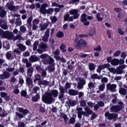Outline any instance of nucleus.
Segmentation results:
<instances>
[{
  "label": "nucleus",
  "instance_id": "bb28decb",
  "mask_svg": "<svg viewBox=\"0 0 127 127\" xmlns=\"http://www.w3.org/2000/svg\"><path fill=\"white\" fill-rule=\"evenodd\" d=\"M48 26V25L47 23L44 24L40 26V30L41 31H43L46 30Z\"/></svg>",
  "mask_w": 127,
  "mask_h": 127
},
{
  "label": "nucleus",
  "instance_id": "6e6552de",
  "mask_svg": "<svg viewBox=\"0 0 127 127\" xmlns=\"http://www.w3.org/2000/svg\"><path fill=\"white\" fill-rule=\"evenodd\" d=\"M107 89L112 92L116 91V88L117 87L116 85L114 84H111L110 83L107 85Z\"/></svg>",
  "mask_w": 127,
  "mask_h": 127
},
{
  "label": "nucleus",
  "instance_id": "c756f323",
  "mask_svg": "<svg viewBox=\"0 0 127 127\" xmlns=\"http://www.w3.org/2000/svg\"><path fill=\"white\" fill-rule=\"evenodd\" d=\"M82 19H81V21L83 22L86 21L87 20L86 18L87 15L85 14H83L81 15Z\"/></svg>",
  "mask_w": 127,
  "mask_h": 127
},
{
  "label": "nucleus",
  "instance_id": "13d9d810",
  "mask_svg": "<svg viewBox=\"0 0 127 127\" xmlns=\"http://www.w3.org/2000/svg\"><path fill=\"white\" fill-rule=\"evenodd\" d=\"M121 53V51L120 50H118L116 51L114 53V56L115 57H117L119 56Z\"/></svg>",
  "mask_w": 127,
  "mask_h": 127
},
{
  "label": "nucleus",
  "instance_id": "69168bd1",
  "mask_svg": "<svg viewBox=\"0 0 127 127\" xmlns=\"http://www.w3.org/2000/svg\"><path fill=\"white\" fill-rule=\"evenodd\" d=\"M118 30L119 33L121 35H123L124 34V32L122 30L121 28H119Z\"/></svg>",
  "mask_w": 127,
  "mask_h": 127
},
{
  "label": "nucleus",
  "instance_id": "7c9ffc66",
  "mask_svg": "<svg viewBox=\"0 0 127 127\" xmlns=\"http://www.w3.org/2000/svg\"><path fill=\"white\" fill-rule=\"evenodd\" d=\"M0 27L1 28L4 30H7L8 29V26L6 24V21L5 23H3L2 24L0 25Z\"/></svg>",
  "mask_w": 127,
  "mask_h": 127
},
{
  "label": "nucleus",
  "instance_id": "5fc2aeb1",
  "mask_svg": "<svg viewBox=\"0 0 127 127\" xmlns=\"http://www.w3.org/2000/svg\"><path fill=\"white\" fill-rule=\"evenodd\" d=\"M32 25H36L39 23V21L37 19H34L32 21Z\"/></svg>",
  "mask_w": 127,
  "mask_h": 127
},
{
  "label": "nucleus",
  "instance_id": "c9c22d12",
  "mask_svg": "<svg viewBox=\"0 0 127 127\" xmlns=\"http://www.w3.org/2000/svg\"><path fill=\"white\" fill-rule=\"evenodd\" d=\"M100 14L99 13H97L96 16V17L98 21L100 22L102 21L103 18L100 17Z\"/></svg>",
  "mask_w": 127,
  "mask_h": 127
},
{
  "label": "nucleus",
  "instance_id": "f704fd0d",
  "mask_svg": "<svg viewBox=\"0 0 127 127\" xmlns=\"http://www.w3.org/2000/svg\"><path fill=\"white\" fill-rule=\"evenodd\" d=\"M55 64H53L49 66V72H52L54 71L55 69L54 67Z\"/></svg>",
  "mask_w": 127,
  "mask_h": 127
},
{
  "label": "nucleus",
  "instance_id": "a18cd8bd",
  "mask_svg": "<svg viewBox=\"0 0 127 127\" xmlns=\"http://www.w3.org/2000/svg\"><path fill=\"white\" fill-rule=\"evenodd\" d=\"M54 10V9L53 8H49L47 10L46 13H47L48 14L51 15L52 14Z\"/></svg>",
  "mask_w": 127,
  "mask_h": 127
},
{
  "label": "nucleus",
  "instance_id": "680f3d73",
  "mask_svg": "<svg viewBox=\"0 0 127 127\" xmlns=\"http://www.w3.org/2000/svg\"><path fill=\"white\" fill-rule=\"evenodd\" d=\"M22 37L20 35H17L15 37H14L13 39L15 40L17 39L20 40L22 39Z\"/></svg>",
  "mask_w": 127,
  "mask_h": 127
},
{
  "label": "nucleus",
  "instance_id": "79ce46f5",
  "mask_svg": "<svg viewBox=\"0 0 127 127\" xmlns=\"http://www.w3.org/2000/svg\"><path fill=\"white\" fill-rule=\"evenodd\" d=\"M78 13V11L77 9H74L70 10L69 13L71 15H75Z\"/></svg>",
  "mask_w": 127,
  "mask_h": 127
},
{
  "label": "nucleus",
  "instance_id": "3c124183",
  "mask_svg": "<svg viewBox=\"0 0 127 127\" xmlns=\"http://www.w3.org/2000/svg\"><path fill=\"white\" fill-rule=\"evenodd\" d=\"M88 86L90 89L92 88H94L95 87V84L92 82L89 83L88 84Z\"/></svg>",
  "mask_w": 127,
  "mask_h": 127
},
{
  "label": "nucleus",
  "instance_id": "a19ab883",
  "mask_svg": "<svg viewBox=\"0 0 127 127\" xmlns=\"http://www.w3.org/2000/svg\"><path fill=\"white\" fill-rule=\"evenodd\" d=\"M20 30L22 32L24 33L26 31V28L24 26H22L20 27Z\"/></svg>",
  "mask_w": 127,
  "mask_h": 127
},
{
  "label": "nucleus",
  "instance_id": "4d7b16f0",
  "mask_svg": "<svg viewBox=\"0 0 127 127\" xmlns=\"http://www.w3.org/2000/svg\"><path fill=\"white\" fill-rule=\"evenodd\" d=\"M53 54L55 55L54 57H56L59 55L60 54L59 50L58 49H57L54 52Z\"/></svg>",
  "mask_w": 127,
  "mask_h": 127
},
{
  "label": "nucleus",
  "instance_id": "4be33fe9",
  "mask_svg": "<svg viewBox=\"0 0 127 127\" xmlns=\"http://www.w3.org/2000/svg\"><path fill=\"white\" fill-rule=\"evenodd\" d=\"M39 48L44 51H46L47 49V47L46 44L44 43H42L39 46Z\"/></svg>",
  "mask_w": 127,
  "mask_h": 127
},
{
  "label": "nucleus",
  "instance_id": "b1692460",
  "mask_svg": "<svg viewBox=\"0 0 127 127\" xmlns=\"http://www.w3.org/2000/svg\"><path fill=\"white\" fill-rule=\"evenodd\" d=\"M77 115L78 117L80 119L82 118V115L88 116L86 114V112L84 111H82L77 113Z\"/></svg>",
  "mask_w": 127,
  "mask_h": 127
},
{
  "label": "nucleus",
  "instance_id": "603ef678",
  "mask_svg": "<svg viewBox=\"0 0 127 127\" xmlns=\"http://www.w3.org/2000/svg\"><path fill=\"white\" fill-rule=\"evenodd\" d=\"M101 48L100 45H98L94 48V50L99 51H101Z\"/></svg>",
  "mask_w": 127,
  "mask_h": 127
},
{
  "label": "nucleus",
  "instance_id": "9d476101",
  "mask_svg": "<svg viewBox=\"0 0 127 127\" xmlns=\"http://www.w3.org/2000/svg\"><path fill=\"white\" fill-rule=\"evenodd\" d=\"M13 2L12 1L8 2L6 4V6L11 11L16 10L17 8L16 7L13 5Z\"/></svg>",
  "mask_w": 127,
  "mask_h": 127
},
{
  "label": "nucleus",
  "instance_id": "c03bdc74",
  "mask_svg": "<svg viewBox=\"0 0 127 127\" xmlns=\"http://www.w3.org/2000/svg\"><path fill=\"white\" fill-rule=\"evenodd\" d=\"M91 78L93 79H100L101 77L100 76H98L97 74H94L92 75L91 76Z\"/></svg>",
  "mask_w": 127,
  "mask_h": 127
},
{
  "label": "nucleus",
  "instance_id": "6e6d98bb",
  "mask_svg": "<svg viewBox=\"0 0 127 127\" xmlns=\"http://www.w3.org/2000/svg\"><path fill=\"white\" fill-rule=\"evenodd\" d=\"M6 14V11L4 10H2L1 12L0 13V16L1 17H3Z\"/></svg>",
  "mask_w": 127,
  "mask_h": 127
},
{
  "label": "nucleus",
  "instance_id": "5701e85b",
  "mask_svg": "<svg viewBox=\"0 0 127 127\" xmlns=\"http://www.w3.org/2000/svg\"><path fill=\"white\" fill-rule=\"evenodd\" d=\"M40 98V96L39 94H37L35 96H32V100L34 102H36Z\"/></svg>",
  "mask_w": 127,
  "mask_h": 127
},
{
  "label": "nucleus",
  "instance_id": "0e129e2a",
  "mask_svg": "<svg viewBox=\"0 0 127 127\" xmlns=\"http://www.w3.org/2000/svg\"><path fill=\"white\" fill-rule=\"evenodd\" d=\"M27 92L25 90H23L21 92V95L22 96L25 97L27 95Z\"/></svg>",
  "mask_w": 127,
  "mask_h": 127
},
{
  "label": "nucleus",
  "instance_id": "f8f14e48",
  "mask_svg": "<svg viewBox=\"0 0 127 127\" xmlns=\"http://www.w3.org/2000/svg\"><path fill=\"white\" fill-rule=\"evenodd\" d=\"M49 56H50L48 54H45L41 55L40 56V57L41 58L43 59L44 63L47 64L48 63V59Z\"/></svg>",
  "mask_w": 127,
  "mask_h": 127
},
{
  "label": "nucleus",
  "instance_id": "393cba45",
  "mask_svg": "<svg viewBox=\"0 0 127 127\" xmlns=\"http://www.w3.org/2000/svg\"><path fill=\"white\" fill-rule=\"evenodd\" d=\"M119 92L120 94L123 95H125L127 93L126 90L124 88L120 89Z\"/></svg>",
  "mask_w": 127,
  "mask_h": 127
},
{
  "label": "nucleus",
  "instance_id": "7ed1b4c3",
  "mask_svg": "<svg viewBox=\"0 0 127 127\" xmlns=\"http://www.w3.org/2000/svg\"><path fill=\"white\" fill-rule=\"evenodd\" d=\"M76 45L75 48L79 50H81L83 47H85L87 46V43L84 39H81L77 41L76 42Z\"/></svg>",
  "mask_w": 127,
  "mask_h": 127
},
{
  "label": "nucleus",
  "instance_id": "72a5a7b5",
  "mask_svg": "<svg viewBox=\"0 0 127 127\" xmlns=\"http://www.w3.org/2000/svg\"><path fill=\"white\" fill-rule=\"evenodd\" d=\"M89 69L91 70H93L95 69V65L93 63H91L89 65Z\"/></svg>",
  "mask_w": 127,
  "mask_h": 127
},
{
  "label": "nucleus",
  "instance_id": "0eeeda50",
  "mask_svg": "<svg viewBox=\"0 0 127 127\" xmlns=\"http://www.w3.org/2000/svg\"><path fill=\"white\" fill-rule=\"evenodd\" d=\"M77 80H78L79 82L77 83V88L79 89H82L83 87V86L86 83L85 80L83 79L78 78H77Z\"/></svg>",
  "mask_w": 127,
  "mask_h": 127
},
{
  "label": "nucleus",
  "instance_id": "2f4dec72",
  "mask_svg": "<svg viewBox=\"0 0 127 127\" xmlns=\"http://www.w3.org/2000/svg\"><path fill=\"white\" fill-rule=\"evenodd\" d=\"M39 41H36L34 42L33 45V50L34 51H35L36 50Z\"/></svg>",
  "mask_w": 127,
  "mask_h": 127
},
{
  "label": "nucleus",
  "instance_id": "1a4fd4ad",
  "mask_svg": "<svg viewBox=\"0 0 127 127\" xmlns=\"http://www.w3.org/2000/svg\"><path fill=\"white\" fill-rule=\"evenodd\" d=\"M122 108V106L114 105L111 107L110 110L111 112H116L121 110Z\"/></svg>",
  "mask_w": 127,
  "mask_h": 127
},
{
  "label": "nucleus",
  "instance_id": "4c0bfd02",
  "mask_svg": "<svg viewBox=\"0 0 127 127\" xmlns=\"http://www.w3.org/2000/svg\"><path fill=\"white\" fill-rule=\"evenodd\" d=\"M122 69H121L119 67L117 68L115 70V72L114 73H116L117 74H121L122 73Z\"/></svg>",
  "mask_w": 127,
  "mask_h": 127
},
{
  "label": "nucleus",
  "instance_id": "f3484780",
  "mask_svg": "<svg viewBox=\"0 0 127 127\" xmlns=\"http://www.w3.org/2000/svg\"><path fill=\"white\" fill-rule=\"evenodd\" d=\"M68 93L70 95L73 96L77 95L78 94L77 91L72 89L69 90L68 92Z\"/></svg>",
  "mask_w": 127,
  "mask_h": 127
},
{
  "label": "nucleus",
  "instance_id": "bf43d9fd",
  "mask_svg": "<svg viewBox=\"0 0 127 127\" xmlns=\"http://www.w3.org/2000/svg\"><path fill=\"white\" fill-rule=\"evenodd\" d=\"M25 124L23 122H21L18 123V127H25Z\"/></svg>",
  "mask_w": 127,
  "mask_h": 127
},
{
  "label": "nucleus",
  "instance_id": "49530a36",
  "mask_svg": "<svg viewBox=\"0 0 127 127\" xmlns=\"http://www.w3.org/2000/svg\"><path fill=\"white\" fill-rule=\"evenodd\" d=\"M50 19L51 20L52 22L54 23H55L57 21V18L55 16H51Z\"/></svg>",
  "mask_w": 127,
  "mask_h": 127
},
{
  "label": "nucleus",
  "instance_id": "864d4df0",
  "mask_svg": "<svg viewBox=\"0 0 127 127\" xmlns=\"http://www.w3.org/2000/svg\"><path fill=\"white\" fill-rule=\"evenodd\" d=\"M30 55V52L28 51H27L24 52L23 54V56L24 57L29 56Z\"/></svg>",
  "mask_w": 127,
  "mask_h": 127
},
{
  "label": "nucleus",
  "instance_id": "ddd939ff",
  "mask_svg": "<svg viewBox=\"0 0 127 127\" xmlns=\"http://www.w3.org/2000/svg\"><path fill=\"white\" fill-rule=\"evenodd\" d=\"M47 6V4L45 3L41 5L40 7V12L43 14H45L46 13L47 10L45 8Z\"/></svg>",
  "mask_w": 127,
  "mask_h": 127
},
{
  "label": "nucleus",
  "instance_id": "cd10ccee",
  "mask_svg": "<svg viewBox=\"0 0 127 127\" xmlns=\"http://www.w3.org/2000/svg\"><path fill=\"white\" fill-rule=\"evenodd\" d=\"M26 81L29 87V86L32 85L33 83L32 80L29 77L26 78Z\"/></svg>",
  "mask_w": 127,
  "mask_h": 127
},
{
  "label": "nucleus",
  "instance_id": "39448f33",
  "mask_svg": "<svg viewBox=\"0 0 127 127\" xmlns=\"http://www.w3.org/2000/svg\"><path fill=\"white\" fill-rule=\"evenodd\" d=\"M105 115L106 117H107V119L110 120L116 118L118 116L117 114L113 113L110 114L108 112L105 113Z\"/></svg>",
  "mask_w": 127,
  "mask_h": 127
},
{
  "label": "nucleus",
  "instance_id": "aec40b11",
  "mask_svg": "<svg viewBox=\"0 0 127 127\" xmlns=\"http://www.w3.org/2000/svg\"><path fill=\"white\" fill-rule=\"evenodd\" d=\"M119 60L117 59H114L112 60L111 64L113 65H117L119 64Z\"/></svg>",
  "mask_w": 127,
  "mask_h": 127
},
{
  "label": "nucleus",
  "instance_id": "e433bc0d",
  "mask_svg": "<svg viewBox=\"0 0 127 127\" xmlns=\"http://www.w3.org/2000/svg\"><path fill=\"white\" fill-rule=\"evenodd\" d=\"M64 35L63 33L61 32H58L56 34L57 36L59 38H61L64 36Z\"/></svg>",
  "mask_w": 127,
  "mask_h": 127
},
{
  "label": "nucleus",
  "instance_id": "37998d69",
  "mask_svg": "<svg viewBox=\"0 0 127 127\" xmlns=\"http://www.w3.org/2000/svg\"><path fill=\"white\" fill-rule=\"evenodd\" d=\"M61 116L64 119V121L65 122H67L69 118H67V115L64 114H62Z\"/></svg>",
  "mask_w": 127,
  "mask_h": 127
},
{
  "label": "nucleus",
  "instance_id": "58836bf2",
  "mask_svg": "<svg viewBox=\"0 0 127 127\" xmlns=\"http://www.w3.org/2000/svg\"><path fill=\"white\" fill-rule=\"evenodd\" d=\"M47 70V69L46 68L45 69V70L44 69H42V70L41 73L42 77H46L47 75V73L46 70Z\"/></svg>",
  "mask_w": 127,
  "mask_h": 127
},
{
  "label": "nucleus",
  "instance_id": "338daca9",
  "mask_svg": "<svg viewBox=\"0 0 127 127\" xmlns=\"http://www.w3.org/2000/svg\"><path fill=\"white\" fill-rule=\"evenodd\" d=\"M6 55L7 58L9 59L11 56V54L9 52H8L6 53Z\"/></svg>",
  "mask_w": 127,
  "mask_h": 127
},
{
  "label": "nucleus",
  "instance_id": "2eb2a0df",
  "mask_svg": "<svg viewBox=\"0 0 127 127\" xmlns=\"http://www.w3.org/2000/svg\"><path fill=\"white\" fill-rule=\"evenodd\" d=\"M17 46L19 49L22 51H24L26 49V47L22 43H19L17 45Z\"/></svg>",
  "mask_w": 127,
  "mask_h": 127
},
{
  "label": "nucleus",
  "instance_id": "4468645a",
  "mask_svg": "<svg viewBox=\"0 0 127 127\" xmlns=\"http://www.w3.org/2000/svg\"><path fill=\"white\" fill-rule=\"evenodd\" d=\"M66 103L68 106H75L76 104V102L75 101L73 100L70 99H68L66 102Z\"/></svg>",
  "mask_w": 127,
  "mask_h": 127
},
{
  "label": "nucleus",
  "instance_id": "6ab92c4d",
  "mask_svg": "<svg viewBox=\"0 0 127 127\" xmlns=\"http://www.w3.org/2000/svg\"><path fill=\"white\" fill-rule=\"evenodd\" d=\"M84 110L86 113V114L88 116V115H91L92 114L93 112V111L91 110L88 107H87L85 108Z\"/></svg>",
  "mask_w": 127,
  "mask_h": 127
},
{
  "label": "nucleus",
  "instance_id": "f257e3e1",
  "mask_svg": "<svg viewBox=\"0 0 127 127\" xmlns=\"http://www.w3.org/2000/svg\"><path fill=\"white\" fill-rule=\"evenodd\" d=\"M58 91L57 90H51V92H46L45 95L42 97V100L45 103L51 104L54 101L52 96L54 97H57L58 95Z\"/></svg>",
  "mask_w": 127,
  "mask_h": 127
},
{
  "label": "nucleus",
  "instance_id": "de8ad7c7",
  "mask_svg": "<svg viewBox=\"0 0 127 127\" xmlns=\"http://www.w3.org/2000/svg\"><path fill=\"white\" fill-rule=\"evenodd\" d=\"M54 62V60L50 56L49 59H48V63L50 64L52 63L53 64Z\"/></svg>",
  "mask_w": 127,
  "mask_h": 127
},
{
  "label": "nucleus",
  "instance_id": "f03ea898",
  "mask_svg": "<svg viewBox=\"0 0 127 127\" xmlns=\"http://www.w3.org/2000/svg\"><path fill=\"white\" fill-rule=\"evenodd\" d=\"M18 111L20 113H23L21 114L18 112H16L15 117L14 119L15 121H17L19 119L24 118V116L28 113V111L26 109H24L22 108H18Z\"/></svg>",
  "mask_w": 127,
  "mask_h": 127
},
{
  "label": "nucleus",
  "instance_id": "09e8293b",
  "mask_svg": "<svg viewBox=\"0 0 127 127\" xmlns=\"http://www.w3.org/2000/svg\"><path fill=\"white\" fill-rule=\"evenodd\" d=\"M105 88V84H103L99 85L98 89L101 91H103Z\"/></svg>",
  "mask_w": 127,
  "mask_h": 127
},
{
  "label": "nucleus",
  "instance_id": "9b49d317",
  "mask_svg": "<svg viewBox=\"0 0 127 127\" xmlns=\"http://www.w3.org/2000/svg\"><path fill=\"white\" fill-rule=\"evenodd\" d=\"M11 76V74L7 71H4L2 74L0 75V79H5L9 78Z\"/></svg>",
  "mask_w": 127,
  "mask_h": 127
},
{
  "label": "nucleus",
  "instance_id": "e2e57ef3",
  "mask_svg": "<svg viewBox=\"0 0 127 127\" xmlns=\"http://www.w3.org/2000/svg\"><path fill=\"white\" fill-rule=\"evenodd\" d=\"M13 51L14 53H15L19 55H20L21 53V51L19 50L18 49H14L13 50Z\"/></svg>",
  "mask_w": 127,
  "mask_h": 127
},
{
  "label": "nucleus",
  "instance_id": "c85d7f7f",
  "mask_svg": "<svg viewBox=\"0 0 127 127\" xmlns=\"http://www.w3.org/2000/svg\"><path fill=\"white\" fill-rule=\"evenodd\" d=\"M59 89L60 91V93L64 94L65 92L67 93V91L66 90L65 88L62 86H61L59 87Z\"/></svg>",
  "mask_w": 127,
  "mask_h": 127
},
{
  "label": "nucleus",
  "instance_id": "774afa93",
  "mask_svg": "<svg viewBox=\"0 0 127 127\" xmlns=\"http://www.w3.org/2000/svg\"><path fill=\"white\" fill-rule=\"evenodd\" d=\"M101 81L102 82L106 83L108 81V79L107 78L104 77L102 78Z\"/></svg>",
  "mask_w": 127,
  "mask_h": 127
},
{
  "label": "nucleus",
  "instance_id": "a878e982",
  "mask_svg": "<svg viewBox=\"0 0 127 127\" xmlns=\"http://www.w3.org/2000/svg\"><path fill=\"white\" fill-rule=\"evenodd\" d=\"M15 23L16 25V26H20L22 25V23L20 17L16 19Z\"/></svg>",
  "mask_w": 127,
  "mask_h": 127
},
{
  "label": "nucleus",
  "instance_id": "473e14b6",
  "mask_svg": "<svg viewBox=\"0 0 127 127\" xmlns=\"http://www.w3.org/2000/svg\"><path fill=\"white\" fill-rule=\"evenodd\" d=\"M96 32L95 29L94 28L90 30L89 35L91 36H93L95 34Z\"/></svg>",
  "mask_w": 127,
  "mask_h": 127
},
{
  "label": "nucleus",
  "instance_id": "dca6fc26",
  "mask_svg": "<svg viewBox=\"0 0 127 127\" xmlns=\"http://www.w3.org/2000/svg\"><path fill=\"white\" fill-rule=\"evenodd\" d=\"M33 71V69L32 67L29 68L27 70L28 76L29 77H31L32 75V74Z\"/></svg>",
  "mask_w": 127,
  "mask_h": 127
},
{
  "label": "nucleus",
  "instance_id": "ea45409f",
  "mask_svg": "<svg viewBox=\"0 0 127 127\" xmlns=\"http://www.w3.org/2000/svg\"><path fill=\"white\" fill-rule=\"evenodd\" d=\"M40 84L43 85H48L49 84V82L46 80H44L42 81H40Z\"/></svg>",
  "mask_w": 127,
  "mask_h": 127
},
{
  "label": "nucleus",
  "instance_id": "a211bd4d",
  "mask_svg": "<svg viewBox=\"0 0 127 127\" xmlns=\"http://www.w3.org/2000/svg\"><path fill=\"white\" fill-rule=\"evenodd\" d=\"M38 58L35 55H32L30 57L29 61L31 62H35L37 61Z\"/></svg>",
  "mask_w": 127,
  "mask_h": 127
},
{
  "label": "nucleus",
  "instance_id": "423d86ee",
  "mask_svg": "<svg viewBox=\"0 0 127 127\" xmlns=\"http://www.w3.org/2000/svg\"><path fill=\"white\" fill-rule=\"evenodd\" d=\"M50 29L48 28L45 32L44 35L42 38V40L44 42L48 41V38L50 36Z\"/></svg>",
  "mask_w": 127,
  "mask_h": 127
},
{
  "label": "nucleus",
  "instance_id": "412c9836",
  "mask_svg": "<svg viewBox=\"0 0 127 127\" xmlns=\"http://www.w3.org/2000/svg\"><path fill=\"white\" fill-rule=\"evenodd\" d=\"M33 17L31 16L28 18L27 21V26L29 28L31 26V22L32 20Z\"/></svg>",
  "mask_w": 127,
  "mask_h": 127
},
{
  "label": "nucleus",
  "instance_id": "052dcab7",
  "mask_svg": "<svg viewBox=\"0 0 127 127\" xmlns=\"http://www.w3.org/2000/svg\"><path fill=\"white\" fill-rule=\"evenodd\" d=\"M75 122V118L74 117H72L71 118L69 121V123L71 124H73Z\"/></svg>",
  "mask_w": 127,
  "mask_h": 127
},
{
  "label": "nucleus",
  "instance_id": "8fccbe9b",
  "mask_svg": "<svg viewBox=\"0 0 127 127\" xmlns=\"http://www.w3.org/2000/svg\"><path fill=\"white\" fill-rule=\"evenodd\" d=\"M80 105L82 107H84L86 105V101L84 100H81L80 102Z\"/></svg>",
  "mask_w": 127,
  "mask_h": 127
},
{
  "label": "nucleus",
  "instance_id": "20e7f679",
  "mask_svg": "<svg viewBox=\"0 0 127 127\" xmlns=\"http://www.w3.org/2000/svg\"><path fill=\"white\" fill-rule=\"evenodd\" d=\"M3 37L8 40L12 39L14 38V35L12 32L7 31L4 32Z\"/></svg>",
  "mask_w": 127,
  "mask_h": 127
}]
</instances>
